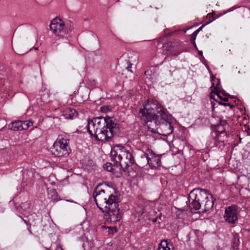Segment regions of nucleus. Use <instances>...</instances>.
<instances>
[{
	"mask_svg": "<svg viewBox=\"0 0 250 250\" xmlns=\"http://www.w3.org/2000/svg\"><path fill=\"white\" fill-rule=\"evenodd\" d=\"M188 200L191 203L189 208L192 210H199L202 208V211H208L212 208L214 204L212 196L208 193L207 190L201 188H195L190 191Z\"/></svg>",
	"mask_w": 250,
	"mask_h": 250,
	"instance_id": "f257e3e1",
	"label": "nucleus"
},
{
	"mask_svg": "<svg viewBox=\"0 0 250 250\" xmlns=\"http://www.w3.org/2000/svg\"><path fill=\"white\" fill-rule=\"evenodd\" d=\"M151 108L156 112L159 115L153 114L151 115L152 120L157 125H160L164 136H167L173 132V125L170 120L171 116L167 114V109L164 108L157 101H154L151 104Z\"/></svg>",
	"mask_w": 250,
	"mask_h": 250,
	"instance_id": "f03ea898",
	"label": "nucleus"
},
{
	"mask_svg": "<svg viewBox=\"0 0 250 250\" xmlns=\"http://www.w3.org/2000/svg\"><path fill=\"white\" fill-rule=\"evenodd\" d=\"M103 186L106 185L105 184H99L96 186L93 193V197L97 207L104 212V208L112 205L117 198L113 194L106 193L105 190L101 188Z\"/></svg>",
	"mask_w": 250,
	"mask_h": 250,
	"instance_id": "7ed1b4c3",
	"label": "nucleus"
},
{
	"mask_svg": "<svg viewBox=\"0 0 250 250\" xmlns=\"http://www.w3.org/2000/svg\"><path fill=\"white\" fill-rule=\"evenodd\" d=\"M99 130L94 134L92 136L99 141L106 142L111 141L113 140V136L119 131V127L117 122L115 120H110L107 122V125L102 129Z\"/></svg>",
	"mask_w": 250,
	"mask_h": 250,
	"instance_id": "20e7f679",
	"label": "nucleus"
},
{
	"mask_svg": "<svg viewBox=\"0 0 250 250\" xmlns=\"http://www.w3.org/2000/svg\"><path fill=\"white\" fill-rule=\"evenodd\" d=\"M50 29L53 33L59 39H65L67 41L68 38L70 36V30L66 27L64 22L60 18L54 19L50 24ZM68 43L67 42H66Z\"/></svg>",
	"mask_w": 250,
	"mask_h": 250,
	"instance_id": "39448f33",
	"label": "nucleus"
},
{
	"mask_svg": "<svg viewBox=\"0 0 250 250\" xmlns=\"http://www.w3.org/2000/svg\"><path fill=\"white\" fill-rule=\"evenodd\" d=\"M69 140L62 138L57 139L51 147V153L56 157H67L71 152Z\"/></svg>",
	"mask_w": 250,
	"mask_h": 250,
	"instance_id": "423d86ee",
	"label": "nucleus"
},
{
	"mask_svg": "<svg viewBox=\"0 0 250 250\" xmlns=\"http://www.w3.org/2000/svg\"><path fill=\"white\" fill-rule=\"evenodd\" d=\"M110 120L113 121L115 119L108 116L105 117L101 116L88 120L87 125L88 132L91 136H93L99 130V129H102V128L104 127L105 125H107V122Z\"/></svg>",
	"mask_w": 250,
	"mask_h": 250,
	"instance_id": "0eeeda50",
	"label": "nucleus"
},
{
	"mask_svg": "<svg viewBox=\"0 0 250 250\" xmlns=\"http://www.w3.org/2000/svg\"><path fill=\"white\" fill-rule=\"evenodd\" d=\"M112 204V205L109 206L107 208H104L105 213L104 218L106 222L116 223L120 220L121 214L118 207V201L116 200Z\"/></svg>",
	"mask_w": 250,
	"mask_h": 250,
	"instance_id": "6e6552de",
	"label": "nucleus"
},
{
	"mask_svg": "<svg viewBox=\"0 0 250 250\" xmlns=\"http://www.w3.org/2000/svg\"><path fill=\"white\" fill-rule=\"evenodd\" d=\"M125 146L120 145L114 146L110 152V157L113 165L120 168V164L123 160V150Z\"/></svg>",
	"mask_w": 250,
	"mask_h": 250,
	"instance_id": "1a4fd4ad",
	"label": "nucleus"
},
{
	"mask_svg": "<svg viewBox=\"0 0 250 250\" xmlns=\"http://www.w3.org/2000/svg\"><path fill=\"white\" fill-rule=\"evenodd\" d=\"M123 151V157H125L127 161H125V159L122 160V163L120 164V168L125 172L129 173L131 169L130 167L135 163V159L132 153L127 150L125 147V150Z\"/></svg>",
	"mask_w": 250,
	"mask_h": 250,
	"instance_id": "9d476101",
	"label": "nucleus"
},
{
	"mask_svg": "<svg viewBox=\"0 0 250 250\" xmlns=\"http://www.w3.org/2000/svg\"><path fill=\"white\" fill-rule=\"evenodd\" d=\"M148 165L150 168L156 169L161 165V155L156 154L152 150L148 149Z\"/></svg>",
	"mask_w": 250,
	"mask_h": 250,
	"instance_id": "9b49d317",
	"label": "nucleus"
},
{
	"mask_svg": "<svg viewBox=\"0 0 250 250\" xmlns=\"http://www.w3.org/2000/svg\"><path fill=\"white\" fill-rule=\"evenodd\" d=\"M225 217L227 222L234 223L237 220V211L235 207L229 206L226 208Z\"/></svg>",
	"mask_w": 250,
	"mask_h": 250,
	"instance_id": "f8f14e48",
	"label": "nucleus"
},
{
	"mask_svg": "<svg viewBox=\"0 0 250 250\" xmlns=\"http://www.w3.org/2000/svg\"><path fill=\"white\" fill-rule=\"evenodd\" d=\"M148 156V149L146 152H142L139 155L137 160L136 165L140 167L144 168L146 166L148 165L149 160Z\"/></svg>",
	"mask_w": 250,
	"mask_h": 250,
	"instance_id": "ddd939ff",
	"label": "nucleus"
},
{
	"mask_svg": "<svg viewBox=\"0 0 250 250\" xmlns=\"http://www.w3.org/2000/svg\"><path fill=\"white\" fill-rule=\"evenodd\" d=\"M220 127L219 129L217 128V132L216 133V137L214 139L215 144L214 146H218V143L219 142H223L225 139L223 138L224 136L227 137V133L225 132V129L224 128H221Z\"/></svg>",
	"mask_w": 250,
	"mask_h": 250,
	"instance_id": "4468645a",
	"label": "nucleus"
},
{
	"mask_svg": "<svg viewBox=\"0 0 250 250\" xmlns=\"http://www.w3.org/2000/svg\"><path fill=\"white\" fill-rule=\"evenodd\" d=\"M62 116L66 119H74L78 116L76 109L72 108H67L62 111Z\"/></svg>",
	"mask_w": 250,
	"mask_h": 250,
	"instance_id": "2eb2a0df",
	"label": "nucleus"
},
{
	"mask_svg": "<svg viewBox=\"0 0 250 250\" xmlns=\"http://www.w3.org/2000/svg\"><path fill=\"white\" fill-rule=\"evenodd\" d=\"M8 127L10 130L14 131L22 130V121L18 120L13 122L8 125Z\"/></svg>",
	"mask_w": 250,
	"mask_h": 250,
	"instance_id": "dca6fc26",
	"label": "nucleus"
},
{
	"mask_svg": "<svg viewBox=\"0 0 250 250\" xmlns=\"http://www.w3.org/2000/svg\"><path fill=\"white\" fill-rule=\"evenodd\" d=\"M20 208L21 209V213L24 215L29 214L31 212L30 203L25 202L20 205Z\"/></svg>",
	"mask_w": 250,
	"mask_h": 250,
	"instance_id": "f3484780",
	"label": "nucleus"
},
{
	"mask_svg": "<svg viewBox=\"0 0 250 250\" xmlns=\"http://www.w3.org/2000/svg\"><path fill=\"white\" fill-rule=\"evenodd\" d=\"M48 198L52 201L56 202L59 200L58 195L56 191L54 189H48Z\"/></svg>",
	"mask_w": 250,
	"mask_h": 250,
	"instance_id": "a211bd4d",
	"label": "nucleus"
},
{
	"mask_svg": "<svg viewBox=\"0 0 250 250\" xmlns=\"http://www.w3.org/2000/svg\"><path fill=\"white\" fill-rule=\"evenodd\" d=\"M240 244L239 235L235 234L232 240V247L233 250H238Z\"/></svg>",
	"mask_w": 250,
	"mask_h": 250,
	"instance_id": "6ab92c4d",
	"label": "nucleus"
},
{
	"mask_svg": "<svg viewBox=\"0 0 250 250\" xmlns=\"http://www.w3.org/2000/svg\"><path fill=\"white\" fill-rule=\"evenodd\" d=\"M162 217L163 216L162 213L159 212L158 214L156 213V215H155V217H148V220L152 221L153 223H155L158 221V223L160 224L163 220ZM164 218L165 217L163 216V218Z\"/></svg>",
	"mask_w": 250,
	"mask_h": 250,
	"instance_id": "aec40b11",
	"label": "nucleus"
},
{
	"mask_svg": "<svg viewBox=\"0 0 250 250\" xmlns=\"http://www.w3.org/2000/svg\"><path fill=\"white\" fill-rule=\"evenodd\" d=\"M145 208L141 204L137 205L135 209V214L136 216H139L143 215L145 212Z\"/></svg>",
	"mask_w": 250,
	"mask_h": 250,
	"instance_id": "412c9836",
	"label": "nucleus"
},
{
	"mask_svg": "<svg viewBox=\"0 0 250 250\" xmlns=\"http://www.w3.org/2000/svg\"><path fill=\"white\" fill-rule=\"evenodd\" d=\"M169 244L170 243H168L167 240H164L161 241L159 247H161V250H170V248L168 247Z\"/></svg>",
	"mask_w": 250,
	"mask_h": 250,
	"instance_id": "4be33fe9",
	"label": "nucleus"
},
{
	"mask_svg": "<svg viewBox=\"0 0 250 250\" xmlns=\"http://www.w3.org/2000/svg\"><path fill=\"white\" fill-rule=\"evenodd\" d=\"M33 125V123L30 121H22V128L23 130L27 129L30 126Z\"/></svg>",
	"mask_w": 250,
	"mask_h": 250,
	"instance_id": "5701e85b",
	"label": "nucleus"
},
{
	"mask_svg": "<svg viewBox=\"0 0 250 250\" xmlns=\"http://www.w3.org/2000/svg\"><path fill=\"white\" fill-rule=\"evenodd\" d=\"M215 20V19H213L212 20H211L210 21H208V22H207L206 23H205V24L202 25L200 27H199L198 29H197L196 31H195L191 35H194L195 36H197V35H198V34L199 33V32L201 31L202 30V29L207 25L209 24L210 23H211V22H212L213 21H214Z\"/></svg>",
	"mask_w": 250,
	"mask_h": 250,
	"instance_id": "b1692460",
	"label": "nucleus"
},
{
	"mask_svg": "<svg viewBox=\"0 0 250 250\" xmlns=\"http://www.w3.org/2000/svg\"><path fill=\"white\" fill-rule=\"evenodd\" d=\"M213 81V78H212L211 81H212V84L211 87H213L214 90H215V92H220L219 88L220 86V80L219 79H218V83L216 84V86H214V83L212 82Z\"/></svg>",
	"mask_w": 250,
	"mask_h": 250,
	"instance_id": "393cba45",
	"label": "nucleus"
},
{
	"mask_svg": "<svg viewBox=\"0 0 250 250\" xmlns=\"http://www.w3.org/2000/svg\"><path fill=\"white\" fill-rule=\"evenodd\" d=\"M113 164L106 163L104 166V168L107 171H111L113 170Z\"/></svg>",
	"mask_w": 250,
	"mask_h": 250,
	"instance_id": "a878e982",
	"label": "nucleus"
},
{
	"mask_svg": "<svg viewBox=\"0 0 250 250\" xmlns=\"http://www.w3.org/2000/svg\"><path fill=\"white\" fill-rule=\"evenodd\" d=\"M172 42H165L163 44V47L165 48V49L167 51H169L172 46Z\"/></svg>",
	"mask_w": 250,
	"mask_h": 250,
	"instance_id": "bb28decb",
	"label": "nucleus"
},
{
	"mask_svg": "<svg viewBox=\"0 0 250 250\" xmlns=\"http://www.w3.org/2000/svg\"><path fill=\"white\" fill-rule=\"evenodd\" d=\"M196 37V36L193 35H191L190 42H191V43L194 46L195 48L197 50L198 48H197V45L195 43Z\"/></svg>",
	"mask_w": 250,
	"mask_h": 250,
	"instance_id": "cd10ccee",
	"label": "nucleus"
},
{
	"mask_svg": "<svg viewBox=\"0 0 250 250\" xmlns=\"http://www.w3.org/2000/svg\"><path fill=\"white\" fill-rule=\"evenodd\" d=\"M226 125V121L220 119L219 124L217 125V129H219L220 127H224Z\"/></svg>",
	"mask_w": 250,
	"mask_h": 250,
	"instance_id": "c85d7f7f",
	"label": "nucleus"
},
{
	"mask_svg": "<svg viewBox=\"0 0 250 250\" xmlns=\"http://www.w3.org/2000/svg\"><path fill=\"white\" fill-rule=\"evenodd\" d=\"M126 63H127V66L126 67V69L128 71H129V72H131V73H132V71L131 69V68L132 67V63H131L129 61H127L126 62Z\"/></svg>",
	"mask_w": 250,
	"mask_h": 250,
	"instance_id": "c756f323",
	"label": "nucleus"
},
{
	"mask_svg": "<svg viewBox=\"0 0 250 250\" xmlns=\"http://www.w3.org/2000/svg\"><path fill=\"white\" fill-rule=\"evenodd\" d=\"M156 215V212L152 210L149 212V214L147 215V218L148 219V217H155V215Z\"/></svg>",
	"mask_w": 250,
	"mask_h": 250,
	"instance_id": "7c9ffc66",
	"label": "nucleus"
},
{
	"mask_svg": "<svg viewBox=\"0 0 250 250\" xmlns=\"http://www.w3.org/2000/svg\"><path fill=\"white\" fill-rule=\"evenodd\" d=\"M220 92H221V93L225 96H228V97H230L231 98H234L233 96H231L230 95H229V94L226 92V91L223 89L220 90Z\"/></svg>",
	"mask_w": 250,
	"mask_h": 250,
	"instance_id": "2f4dec72",
	"label": "nucleus"
},
{
	"mask_svg": "<svg viewBox=\"0 0 250 250\" xmlns=\"http://www.w3.org/2000/svg\"><path fill=\"white\" fill-rule=\"evenodd\" d=\"M101 109L103 112H106L109 110V107L108 106H103L101 107Z\"/></svg>",
	"mask_w": 250,
	"mask_h": 250,
	"instance_id": "473e14b6",
	"label": "nucleus"
},
{
	"mask_svg": "<svg viewBox=\"0 0 250 250\" xmlns=\"http://www.w3.org/2000/svg\"><path fill=\"white\" fill-rule=\"evenodd\" d=\"M196 235V230H194L193 232H190L187 236V237H188V241H190V238H191V235Z\"/></svg>",
	"mask_w": 250,
	"mask_h": 250,
	"instance_id": "72a5a7b5",
	"label": "nucleus"
},
{
	"mask_svg": "<svg viewBox=\"0 0 250 250\" xmlns=\"http://www.w3.org/2000/svg\"><path fill=\"white\" fill-rule=\"evenodd\" d=\"M23 220L28 226V229L29 232L31 233V231L30 230V228L31 227V224L29 223V221H27L25 219H23Z\"/></svg>",
	"mask_w": 250,
	"mask_h": 250,
	"instance_id": "f704fd0d",
	"label": "nucleus"
},
{
	"mask_svg": "<svg viewBox=\"0 0 250 250\" xmlns=\"http://www.w3.org/2000/svg\"><path fill=\"white\" fill-rule=\"evenodd\" d=\"M139 112H140V113H141L142 115V116H146V111H145V109L141 108L140 109Z\"/></svg>",
	"mask_w": 250,
	"mask_h": 250,
	"instance_id": "c9c22d12",
	"label": "nucleus"
},
{
	"mask_svg": "<svg viewBox=\"0 0 250 250\" xmlns=\"http://www.w3.org/2000/svg\"><path fill=\"white\" fill-rule=\"evenodd\" d=\"M207 19H209L210 20L209 21H210L211 20H212L213 19H216L215 18H213L212 17V16L211 15V14L210 13L208 14L207 16Z\"/></svg>",
	"mask_w": 250,
	"mask_h": 250,
	"instance_id": "e433bc0d",
	"label": "nucleus"
},
{
	"mask_svg": "<svg viewBox=\"0 0 250 250\" xmlns=\"http://www.w3.org/2000/svg\"><path fill=\"white\" fill-rule=\"evenodd\" d=\"M218 103V104H220V105H223L224 106H227L228 104H229V103H223L221 101H218L217 102Z\"/></svg>",
	"mask_w": 250,
	"mask_h": 250,
	"instance_id": "4c0bfd02",
	"label": "nucleus"
},
{
	"mask_svg": "<svg viewBox=\"0 0 250 250\" xmlns=\"http://www.w3.org/2000/svg\"><path fill=\"white\" fill-rule=\"evenodd\" d=\"M55 250H63L61 245H58L56 247Z\"/></svg>",
	"mask_w": 250,
	"mask_h": 250,
	"instance_id": "58836bf2",
	"label": "nucleus"
},
{
	"mask_svg": "<svg viewBox=\"0 0 250 250\" xmlns=\"http://www.w3.org/2000/svg\"><path fill=\"white\" fill-rule=\"evenodd\" d=\"M214 93L216 94V95L217 96L218 98L222 100V99H223V97L220 96V92H214Z\"/></svg>",
	"mask_w": 250,
	"mask_h": 250,
	"instance_id": "ea45409f",
	"label": "nucleus"
},
{
	"mask_svg": "<svg viewBox=\"0 0 250 250\" xmlns=\"http://www.w3.org/2000/svg\"><path fill=\"white\" fill-rule=\"evenodd\" d=\"M148 129L150 130L151 132H152V133H156V130L155 129H153V128H151L150 127H149V125H148Z\"/></svg>",
	"mask_w": 250,
	"mask_h": 250,
	"instance_id": "a19ab883",
	"label": "nucleus"
},
{
	"mask_svg": "<svg viewBox=\"0 0 250 250\" xmlns=\"http://www.w3.org/2000/svg\"><path fill=\"white\" fill-rule=\"evenodd\" d=\"M210 98L211 99H213L216 102H218V100H216L215 98V96L213 95H210Z\"/></svg>",
	"mask_w": 250,
	"mask_h": 250,
	"instance_id": "79ce46f5",
	"label": "nucleus"
},
{
	"mask_svg": "<svg viewBox=\"0 0 250 250\" xmlns=\"http://www.w3.org/2000/svg\"><path fill=\"white\" fill-rule=\"evenodd\" d=\"M222 100H223L225 102H227V101H228V98H227V97L223 98V99H222Z\"/></svg>",
	"mask_w": 250,
	"mask_h": 250,
	"instance_id": "37998d69",
	"label": "nucleus"
},
{
	"mask_svg": "<svg viewBox=\"0 0 250 250\" xmlns=\"http://www.w3.org/2000/svg\"><path fill=\"white\" fill-rule=\"evenodd\" d=\"M244 127H245V130H249L250 129L249 127H247L246 125H244Z\"/></svg>",
	"mask_w": 250,
	"mask_h": 250,
	"instance_id": "c03bdc74",
	"label": "nucleus"
},
{
	"mask_svg": "<svg viewBox=\"0 0 250 250\" xmlns=\"http://www.w3.org/2000/svg\"><path fill=\"white\" fill-rule=\"evenodd\" d=\"M228 105L229 106L231 109L233 108V107H234L233 105H232L229 104H228Z\"/></svg>",
	"mask_w": 250,
	"mask_h": 250,
	"instance_id": "a18cd8bd",
	"label": "nucleus"
},
{
	"mask_svg": "<svg viewBox=\"0 0 250 250\" xmlns=\"http://www.w3.org/2000/svg\"><path fill=\"white\" fill-rule=\"evenodd\" d=\"M199 55L203 56V51H199Z\"/></svg>",
	"mask_w": 250,
	"mask_h": 250,
	"instance_id": "49530a36",
	"label": "nucleus"
},
{
	"mask_svg": "<svg viewBox=\"0 0 250 250\" xmlns=\"http://www.w3.org/2000/svg\"><path fill=\"white\" fill-rule=\"evenodd\" d=\"M93 162L92 160H90V161H89V164H90V165H92V164H93Z\"/></svg>",
	"mask_w": 250,
	"mask_h": 250,
	"instance_id": "de8ad7c7",
	"label": "nucleus"
},
{
	"mask_svg": "<svg viewBox=\"0 0 250 250\" xmlns=\"http://www.w3.org/2000/svg\"><path fill=\"white\" fill-rule=\"evenodd\" d=\"M214 104H212V110H213V109H214Z\"/></svg>",
	"mask_w": 250,
	"mask_h": 250,
	"instance_id": "09e8293b",
	"label": "nucleus"
},
{
	"mask_svg": "<svg viewBox=\"0 0 250 250\" xmlns=\"http://www.w3.org/2000/svg\"><path fill=\"white\" fill-rule=\"evenodd\" d=\"M158 250H161V247H159Z\"/></svg>",
	"mask_w": 250,
	"mask_h": 250,
	"instance_id": "8fccbe9b",
	"label": "nucleus"
},
{
	"mask_svg": "<svg viewBox=\"0 0 250 250\" xmlns=\"http://www.w3.org/2000/svg\"><path fill=\"white\" fill-rule=\"evenodd\" d=\"M123 159H125V161H127V160H125V157H123Z\"/></svg>",
	"mask_w": 250,
	"mask_h": 250,
	"instance_id": "3c124183",
	"label": "nucleus"
},
{
	"mask_svg": "<svg viewBox=\"0 0 250 250\" xmlns=\"http://www.w3.org/2000/svg\"><path fill=\"white\" fill-rule=\"evenodd\" d=\"M217 250H222L221 249H218Z\"/></svg>",
	"mask_w": 250,
	"mask_h": 250,
	"instance_id": "603ef678",
	"label": "nucleus"
},
{
	"mask_svg": "<svg viewBox=\"0 0 250 250\" xmlns=\"http://www.w3.org/2000/svg\"><path fill=\"white\" fill-rule=\"evenodd\" d=\"M118 1H119V0H116V2H118Z\"/></svg>",
	"mask_w": 250,
	"mask_h": 250,
	"instance_id": "864d4df0",
	"label": "nucleus"
}]
</instances>
